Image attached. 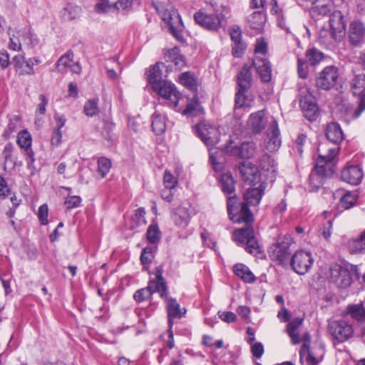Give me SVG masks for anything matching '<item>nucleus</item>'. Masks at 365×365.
<instances>
[{"mask_svg":"<svg viewBox=\"0 0 365 365\" xmlns=\"http://www.w3.org/2000/svg\"><path fill=\"white\" fill-rule=\"evenodd\" d=\"M319 158L314 169L309 175V183L313 188H318L323 184V180L328 175L325 165L330 163L338 154V148H327L326 145H321L317 150Z\"/></svg>","mask_w":365,"mask_h":365,"instance_id":"obj_1","label":"nucleus"},{"mask_svg":"<svg viewBox=\"0 0 365 365\" xmlns=\"http://www.w3.org/2000/svg\"><path fill=\"white\" fill-rule=\"evenodd\" d=\"M156 10L161 16L162 20L169 26L173 35L180 41L184 40L182 31L184 26L178 11L170 5H160Z\"/></svg>","mask_w":365,"mask_h":365,"instance_id":"obj_2","label":"nucleus"},{"mask_svg":"<svg viewBox=\"0 0 365 365\" xmlns=\"http://www.w3.org/2000/svg\"><path fill=\"white\" fill-rule=\"evenodd\" d=\"M167 292V285L165 279L163 277V268L156 267L155 279L148 282L145 288L137 290L133 295L135 300L138 302H143L150 298L152 294L158 292L161 297L165 296Z\"/></svg>","mask_w":365,"mask_h":365,"instance_id":"obj_3","label":"nucleus"},{"mask_svg":"<svg viewBox=\"0 0 365 365\" xmlns=\"http://www.w3.org/2000/svg\"><path fill=\"white\" fill-rule=\"evenodd\" d=\"M263 194L264 187L262 185L246 190L243 196L245 202L240 203V215L236 219L237 222H252L253 221L252 214L248 207L258 205Z\"/></svg>","mask_w":365,"mask_h":365,"instance_id":"obj_4","label":"nucleus"},{"mask_svg":"<svg viewBox=\"0 0 365 365\" xmlns=\"http://www.w3.org/2000/svg\"><path fill=\"white\" fill-rule=\"evenodd\" d=\"M327 331L331 339L338 343H344L354 336V325L344 319L329 320Z\"/></svg>","mask_w":365,"mask_h":365,"instance_id":"obj_5","label":"nucleus"},{"mask_svg":"<svg viewBox=\"0 0 365 365\" xmlns=\"http://www.w3.org/2000/svg\"><path fill=\"white\" fill-rule=\"evenodd\" d=\"M246 226L233 232V239L240 244L245 245V250L251 255H257L260 253V247L255 238L254 230L250 222H245Z\"/></svg>","mask_w":365,"mask_h":365,"instance_id":"obj_6","label":"nucleus"},{"mask_svg":"<svg viewBox=\"0 0 365 365\" xmlns=\"http://www.w3.org/2000/svg\"><path fill=\"white\" fill-rule=\"evenodd\" d=\"M153 90L163 98L168 101L169 106L176 108L181 98V93L171 82L163 81L156 83Z\"/></svg>","mask_w":365,"mask_h":365,"instance_id":"obj_7","label":"nucleus"},{"mask_svg":"<svg viewBox=\"0 0 365 365\" xmlns=\"http://www.w3.org/2000/svg\"><path fill=\"white\" fill-rule=\"evenodd\" d=\"M339 77V73L336 66H326L318 73L316 86L321 89L329 91L336 85Z\"/></svg>","mask_w":365,"mask_h":365,"instance_id":"obj_8","label":"nucleus"},{"mask_svg":"<svg viewBox=\"0 0 365 365\" xmlns=\"http://www.w3.org/2000/svg\"><path fill=\"white\" fill-rule=\"evenodd\" d=\"M329 279L337 287L345 289L352 282L351 272L348 268L334 264L329 269Z\"/></svg>","mask_w":365,"mask_h":365,"instance_id":"obj_9","label":"nucleus"},{"mask_svg":"<svg viewBox=\"0 0 365 365\" xmlns=\"http://www.w3.org/2000/svg\"><path fill=\"white\" fill-rule=\"evenodd\" d=\"M314 263L311 252L299 250L294 253L292 257L291 265L293 270L299 274L307 273Z\"/></svg>","mask_w":365,"mask_h":365,"instance_id":"obj_10","label":"nucleus"},{"mask_svg":"<svg viewBox=\"0 0 365 365\" xmlns=\"http://www.w3.org/2000/svg\"><path fill=\"white\" fill-rule=\"evenodd\" d=\"M343 316L349 317L360 329L361 337L365 341V307L363 303L350 304L343 312Z\"/></svg>","mask_w":365,"mask_h":365,"instance_id":"obj_11","label":"nucleus"},{"mask_svg":"<svg viewBox=\"0 0 365 365\" xmlns=\"http://www.w3.org/2000/svg\"><path fill=\"white\" fill-rule=\"evenodd\" d=\"M225 149L230 155L241 158H250L256 153V145L253 142H245L238 145L234 141L230 140Z\"/></svg>","mask_w":365,"mask_h":365,"instance_id":"obj_12","label":"nucleus"},{"mask_svg":"<svg viewBox=\"0 0 365 365\" xmlns=\"http://www.w3.org/2000/svg\"><path fill=\"white\" fill-rule=\"evenodd\" d=\"M197 135L207 147H212L220 140V133L216 127L206 122H201L195 126Z\"/></svg>","mask_w":365,"mask_h":365,"instance_id":"obj_13","label":"nucleus"},{"mask_svg":"<svg viewBox=\"0 0 365 365\" xmlns=\"http://www.w3.org/2000/svg\"><path fill=\"white\" fill-rule=\"evenodd\" d=\"M194 19L197 24L202 27L216 31L220 29L223 24L224 19L220 15L207 14L202 11H197L194 14Z\"/></svg>","mask_w":365,"mask_h":365,"instance_id":"obj_14","label":"nucleus"},{"mask_svg":"<svg viewBox=\"0 0 365 365\" xmlns=\"http://www.w3.org/2000/svg\"><path fill=\"white\" fill-rule=\"evenodd\" d=\"M329 26L332 31V38L336 41H342L345 36L346 21L341 11H333L329 17Z\"/></svg>","mask_w":365,"mask_h":365,"instance_id":"obj_15","label":"nucleus"},{"mask_svg":"<svg viewBox=\"0 0 365 365\" xmlns=\"http://www.w3.org/2000/svg\"><path fill=\"white\" fill-rule=\"evenodd\" d=\"M289 242L287 238L279 240L270 247L269 256L279 264L285 263L289 258Z\"/></svg>","mask_w":365,"mask_h":365,"instance_id":"obj_16","label":"nucleus"},{"mask_svg":"<svg viewBox=\"0 0 365 365\" xmlns=\"http://www.w3.org/2000/svg\"><path fill=\"white\" fill-rule=\"evenodd\" d=\"M365 110V95L359 100V104L357 108H353L349 104H342L339 108V113L336 114L339 118L342 119L346 123L360 116Z\"/></svg>","mask_w":365,"mask_h":365,"instance_id":"obj_17","label":"nucleus"},{"mask_svg":"<svg viewBox=\"0 0 365 365\" xmlns=\"http://www.w3.org/2000/svg\"><path fill=\"white\" fill-rule=\"evenodd\" d=\"M163 298L166 303L169 327L172 328L174 319H180L183 317L186 313V309H181L175 299L168 297V291Z\"/></svg>","mask_w":365,"mask_h":365,"instance_id":"obj_18","label":"nucleus"},{"mask_svg":"<svg viewBox=\"0 0 365 365\" xmlns=\"http://www.w3.org/2000/svg\"><path fill=\"white\" fill-rule=\"evenodd\" d=\"M72 52H67L63 55L56 63V69L59 73H63L71 71L79 74L81 72V66L79 63L74 62Z\"/></svg>","mask_w":365,"mask_h":365,"instance_id":"obj_19","label":"nucleus"},{"mask_svg":"<svg viewBox=\"0 0 365 365\" xmlns=\"http://www.w3.org/2000/svg\"><path fill=\"white\" fill-rule=\"evenodd\" d=\"M300 107L304 116L309 121H314L319 115V108L315 99L311 96H305L300 100Z\"/></svg>","mask_w":365,"mask_h":365,"instance_id":"obj_20","label":"nucleus"},{"mask_svg":"<svg viewBox=\"0 0 365 365\" xmlns=\"http://www.w3.org/2000/svg\"><path fill=\"white\" fill-rule=\"evenodd\" d=\"M348 37L354 46L359 45L365 38V26L360 21H353L350 23L348 30Z\"/></svg>","mask_w":365,"mask_h":365,"instance_id":"obj_21","label":"nucleus"},{"mask_svg":"<svg viewBox=\"0 0 365 365\" xmlns=\"http://www.w3.org/2000/svg\"><path fill=\"white\" fill-rule=\"evenodd\" d=\"M267 122L264 111L259 110L250 115L247 127L252 133L258 134L264 129Z\"/></svg>","mask_w":365,"mask_h":365,"instance_id":"obj_22","label":"nucleus"},{"mask_svg":"<svg viewBox=\"0 0 365 365\" xmlns=\"http://www.w3.org/2000/svg\"><path fill=\"white\" fill-rule=\"evenodd\" d=\"M268 140L266 142V148L270 152L277 150L281 145L280 133L277 121L272 119L268 128Z\"/></svg>","mask_w":365,"mask_h":365,"instance_id":"obj_23","label":"nucleus"},{"mask_svg":"<svg viewBox=\"0 0 365 365\" xmlns=\"http://www.w3.org/2000/svg\"><path fill=\"white\" fill-rule=\"evenodd\" d=\"M363 175L362 169L359 165L347 166L342 170L341 173L342 180L351 185L359 184Z\"/></svg>","mask_w":365,"mask_h":365,"instance_id":"obj_24","label":"nucleus"},{"mask_svg":"<svg viewBox=\"0 0 365 365\" xmlns=\"http://www.w3.org/2000/svg\"><path fill=\"white\" fill-rule=\"evenodd\" d=\"M252 66L263 82H269L271 80V66L266 58L255 56L252 60Z\"/></svg>","mask_w":365,"mask_h":365,"instance_id":"obj_25","label":"nucleus"},{"mask_svg":"<svg viewBox=\"0 0 365 365\" xmlns=\"http://www.w3.org/2000/svg\"><path fill=\"white\" fill-rule=\"evenodd\" d=\"M240 173L245 182L255 184L259 180L257 168L251 163H244L240 166Z\"/></svg>","mask_w":365,"mask_h":365,"instance_id":"obj_26","label":"nucleus"},{"mask_svg":"<svg viewBox=\"0 0 365 365\" xmlns=\"http://www.w3.org/2000/svg\"><path fill=\"white\" fill-rule=\"evenodd\" d=\"M326 135L327 139L335 145H337L341 142L344 138V134L341 128L340 125L336 122H331L327 125L326 129ZM334 147H336L339 149L336 145H334ZM332 148H334V146Z\"/></svg>","mask_w":365,"mask_h":365,"instance_id":"obj_27","label":"nucleus"},{"mask_svg":"<svg viewBox=\"0 0 365 365\" xmlns=\"http://www.w3.org/2000/svg\"><path fill=\"white\" fill-rule=\"evenodd\" d=\"M172 220L179 227H187L190 220L188 209L182 206L178 207L173 212Z\"/></svg>","mask_w":365,"mask_h":365,"instance_id":"obj_28","label":"nucleus"},{"mask_svg":"<svg viewBox=\"0 0 365 365\" xmlns=\"http://www.w3.org/2000/svg\"><path fill=\"white\" fill-rule=\"evenodd\" d=\"M13 63L15 71L19 75H32L34 68L28 63V60L22 55H16L13 58Z\"/></svg>","mask_w":365,"mask_h":365,"instance_id":"obj_29","label":"nucleus"},{"mask_svg":"<svg viewBox=\"0 0 365 365\" xmlns=\"http://www.w3.org/2000/svg\"><path fill=\"white\" fill-rule=\"evenodd\" d=\"M303 319L301 317H297L287 324V333L294 344H299L301 341L299 335V328L301 327Z\"/></svg>","mask_w":365,"mask_h":365,"instance_id":"obj_30","label":"nucleus"},{"mask_svg":"<svg viewBox=\"0 0 365 365\" xmlns=\"http://www.w3.org/2000/svg\"><path fill=\"white\" fill-rule=\"evenodd\" d=\"M252 73L250 66L245 65L237 75V86L242 91H248L251 87Z\"/></svg>","mask_w":365,"mask_h":365,"instance_id":"obj_31","label":"nucleus"},{"mask_svg":"<svg viewBox=\"0 0 365 365\" xmlns=\"http://www.w3.org/2000/svg\"><path fill=\"white\" fill-rule=\"evenodd\" d=\"M351 86L354 96L360 98L365 96V74L356 75L351 80Z\"/></svg>","mask_w":365,"mask_h":365,"instance_id":"obj_32","label":"nucleus"},{"mask_svg":"<svg viewBox=\"0 0 365 365\" xmlns=\"http://www.w3.org/2000/svg\"><path fill=\"white\" fill-rule=\"evenodd\" d=\"M163 65V63H158L150 67L146 72L147 79L152 84L153 88H155L156 83L163 81L161 80L162 72L160 68Z\"/></svg>","mask_w":365,"mask_h":365,"instance_id":"obj_33","label":"nucleus"},{"mask_svg":"<svg viewBox=\"0 0 365 365\" xmlns=\"http://www.w3.org/2000/svg\"><path fill=\"white\" fill-rule=\"evenodd\" d=\"M235 274L241 278L244 282L251 283L255 277L250 269L243 264H237L233 267Z\"/></svg>","mask_w":365,"mask_h":365,"instance_id":"obj_34","label":"nucleus"},{"mask_svg":"<svg viewBox=\"0 0 365 365\" xmlns=\"http://www.w3.org/2000/svg\"><path fill=\"white\" fill-rule=\"evenodd\" d=\"M334 195H341L340 205L344 209H349L354 205L356 202L358 195L354 192H344L338 190Z\"/></svg>","mask_w":365,"mask_h":365,"instance_id":"obj_35","label":"nucleus"},{"mask_svg":"<svg viewBox=\"0 0 365 365\" xmlns=\"http://www.w3.org/2000/svg\"><path fill=\"white\" fill-rule=\"evenodd\" d=\"M16 34L24 38V44L30 48L35 47L39 43L37 36L29 28L20 29Z\"/></svg>","mask_w":365,"mask_h":365,"instance_id":"obj_36","label":"nucleus"},{"mask_svg":"<svg viewBox=\"0 0 365 365\" xmlns=\"http://www.w3.org/2000/svg\"><path fill=\"white\" fill-rule=\"evenodd\" d=\"M81 9L79 6L68 4L61 11L62 18L66 21H71L80 16Z\"/></svg>","mask_w":365,"mask_h":365,"instance_id":"obj_37","label":"nucleus"},{"mask_svg":"<svg viewBox=\"0 0 365 365\" xmlns=\"http://www.w3.org/2000/svg\"><path fill=\"white\" fill-rule=\"evenodd\" d=\"M348 247L351 253H365V230L359 238L349 240Z\"/></svg>","mask_w":365,"mask_h":365,"instance_id":"obj_38","label":"nucleus"},{"mask_svg":"<svg viewBox=\"0 0 365 365\" xmlns=\"http://www.w3.org/2000/svg\"><path fill=\"white\" fill-rule=\"evenodd\" d=\"M227 212L230 217L232 221H236V219L240 215V203L237 204V197L235 195L227 198Z\"/></svg>","mask_w":365,"mask_h":365,"instance_id":"obj_39","label":"nucleus"},{"mask_svg":"<svg viewBox=\"0 0 365 365\" xmlns=\"http://www.w3.org/2000/svg\"><path fill=\"white\" fill-rule=\"evenodd\" d=\"M203 113V108L198 102L197 97L194 96L193 99L187 103L182 114L187 116H196Z\"/></svg>","mask_w":365,"mask_h":365,"instance_id":"obj_40","label":"nucleus"},{"mask_svg":"<svg viewBox=\"0 0 365 365\" xmlns=\"http://www.w3.org/2000/svg\"><path fill=\"white\" fill-rule=\"evenodd\" d=\"M16 143L24 151L31 149L32 137L27 130H21L18 133Z\"/></svg>","mask_w":365,"mask_h":365,"instance_id":"obj_41","label":"nucleus"},{"mask_svg":"<svg viewBox=\"0 0 365 365\" xmlns=\"http://www.w3.org/2000/svg\"><path fill=\"white\" fill-rule=\"evenodd\" d=\"M165 56L168 61L173 62L175 66L179 69L185 66V59L180 54V49L178 47H174L168 51Z\"/></svg>","mask_w":365,"mask_h":365,"instance_id":"obj_42","label":"nucleus"},{"mask_svg":"<svg viewBox=\"0 0 365 365\" xmlns=\"http://www.w3.org/2000/svg\"><path fill=\"white\" fill-rule=\"evenodd\" d=\"M222 190L225 193L231 194L235 192V180L230 173H224L220 180Z\"/></svg>","mask_w":365,"mask_h":365,"instance_id":"obj_43","label":"nucleus"},{"mask_svg":"<svg viewBox=\"0 0 365 365\" xmlns=\"http://www.w3.org/2000/svg\"><path fill=\"white\" fill-rule=\"evenodd\" d=\"M152 128L157 135L163 133L166 129L165 117L159 113H155L153 116Z\"/></svg>","mask_w":365,"mask_h":365,"instance_id":"obj_44","label":"nucleus"},{"mask_svg":"<svg viewBox=\"0 0 365 365\" xmlns=\"http://www.w3.org/2000/svg\"><path fill=\"white\" fill-rule=\"evenodd\" d=\"M304 58L309 65L316 66L323 59V53L316 48H309L306 51Z\"/></svg>","mask_w":365,"mask_h":365,"instance_id":"obj_45","label":"nucleus"},{"mask_svg":"<svg viewBox=\"0 0 365 365\" xmlns=\"http://www.w3.org/2000/svg\"><path fill=\"white\" fill-rule=\"evenodd\" d=\"M98 103V98H93L87 101L83 107L84 113L89 117H92L97 115L99 112Z\"/></svg>","mask_w":365,"mask_h":365,"instance_id":"obj_46","label":"nucleus"},{"mask_svg":"<svg viewBox=\"0 0 365 365\" xmlns=\"http://www.w3.org/2000/svg\"><path fill=\"white\" fill-rule=\"evenodd\" d=\"M147 239L149 242L155 244L158 242L161 237V233L156 224H151L147 230Z\"/></svg>","mask_w":365,"mask_h":365,"instance_id":"obj_47","label":"nucleus"},{"mask_svg":"<svg viewBox=\"0 0 365 365\" xmlns=\"http://www.w3.org/2000/svg\"><path fill=\"white\" fill-rule=\"evenodd\" d=\"M111 165L110 160L106 157H101L98 159V173L101 178H105L109 173Z\"/></svg>","mask_w":365,"mask_h":365,"instance_id":"obj_48","label":"nucleus"},{"mask_svg":"<svg viewBox=\"0 0 365 365\" xmlns=\"http://www.w3.org/2000/svg\"><path fill=\"white\" fill-rule=\"evenodd\" d=\"M14 147L11 143H7L3 150V154L4 155V170H6L7 169V165L11 164V167L14 168L15 166V161L13 158V151H14Z\"/></svg>","mask_w":365,"mask_h":365,"instance_id":"obj_49","label":"nucleus"},{"mask_svg":"<svg viewBox=\"0 0 365 365\" xmlns=\"http://www.w3.org/2000/svg\"><path fill=\"white\" fill-rule=\"evenodd\" d=\"M178 82L189 89H192L195 86V79L190 72H184L179 75Z\"/></svg>","mask_w":365,"mask_h":365,"instance_id":"obj_50","label":"nucleus"},{"mask_svg":"<svg viewBox=\"0 0 365 365\" xmlns=\"http://www.w3.org/2000/svg\"><path fill=\"white\" fill-rule=\"evenodd\" d=\"M319 39L321 43L327 46L341 41L334 40V38H332V31L331 30L329 31L327 29H322L320 31Z\"/></svg>","mask_w":365,"mask_h":365,"instance_id":"obj_51","label":"nucleus"},{"mask_svg":"<svg viewBox=\"0 0 365 365\" xmlns=\"http://www.w3.org/2000/svg\"><path fill=\"white\" fill-rule=\"evenodd\" d=\"M308 62L302 57L297 58V73L301 78L305 79L309 75Z\"/></svg>","mask_w":365,"mask_h":365,"instance_id":"obj_52","label":"nucleus"},{"mask_svg":"<svg viewBox=\"0 0 365 365\" xmlns=\"http://www.w3.org/2000/svg\"><path fill=\"white\" fill-rule=\"evenodd\" d=\"M299 354L301 358L307 355V361L309 364H317L319 361L312 355L309 351V345L304 343L300 349Z\"/></svg>","mask_w":365,"mask_h":365,"instance_id":"obj_53","label":"nucleus"},{"mask_svg":"<svg viewBox=\"0 0 365 365\" xmlns=\"http://www.w3.org/2000/svg\"><path fill=\"white\" fill-rule=\"evenodd\" d=\"M249 21L255 29L258 28L264 22V16L260 11H255L249 16Z\"/></svg>","mask_w":365,"mask_h":365,"instance_id":"obj_54","label":"nucleus"},{"mask_svg":"<svg viewBox=\"0 0 365 365\" xmlns=\"http://www.w3.org/2000/svg\"><path fill=\"white\" fill-rule=\"evenodd\" d=\"M247 91H242V88H238L237 92L235 96V106L238 108L249 107V103H247V97L245 93Z\"/></svg>","mask_w":365,"mask_h":365,"instance_id":"obj_55","label":"nucleus"},{"mask_svg":"<svg viewBox=\"0 0 365 365\" xmlns=\"http://www.w3.org/2000/svg\"><path fill=\"white\" fill-rule=\"evenodd\" d=\"M259 167L264 170H272L273 172L274 171V161L269 155H264L260 160Z\"/></svg>","mask_w":365,"mask_h":365,"instance_id":"obj_56","label":"nucleus"},{"mask_svg":"<svg viewBox=\"0 0 365 365\" xmlns=\"http://www.w3.org/2000/svg\"><path fill=\"white\" fill-rule=\"evenodd\" d=\"M163 184L166 188L174 189L178 184V180L170 171L165 170L163 177Z\"/></svg>","mask_w":365,"mask_h":365,"instance_id":"obj_57","label":"nucleus"},{"mask_svg":"<svg viewBox=\"0 0 365 365\" xmlns=\"http://www.w3.org/2000/svg\"><path fill=\"white\" fill-rule=\"evenodd\" d=\"M81 202V198L77 195L68 196L65 200V205L67 209L78 207Z\"/></svg>","mask_w":365,"mask_h":365,"instance_id":"obj_58","label":"nucleus"},{"mask_svg":"<svg viewBox=\"0 0 365 365\" xmlns=\"http://www.w3.org/2000/svg\"><path fill=\"white\" fill-rule=\"evenodd\" d=\"M20 36L17 34H13L10 36V43L9 48L16 51H20L22 48V45L20 40Z\"/></svg>","mask_w":365,"mask_h":365,"instance_id":"obj_59","label":"nucleus"},{"mask_svg":"<svg viewBox=\"0 0 365 365\" xmlns=\"http://www.w3.org/2000/svg\"><path fill=\"white\" fill-rule=\"evenodd\" d=\"M331 4L330 3L317 4L313 6L314 11L321 15L328 14L331 11Z\"/></svg>","mask_w":365,"mask_h":365,"instance_id":"obj_60","label":"nucleus"},{"mask_svg":"<svg viewBox=\"0 0 365 365\" xmlns=\"http://www.w3.org/2000/svg\"><path fill=\"white\" fill-rule=\"evenodd\" d=\"M24 155L26 161L28 169L33 170L34 168L35 157L34 152L33 151L32 148L25 150Z\"/></svg>","mask_w":365,"mask_h":365,"instance_id":"obj_61","label":"nucleus"},{"mask_svg":"<svg viewBox=\"0 0 365 365\" xmlns=\"http://www.w3.org/2000/svg\"><path fill=\"white\" fill-rule=\"evenodd\" d=\"M267 46L263 38H259L256 41L255 53L256 56L259 54L264 55L267 53Z\"/></svg>","mask_w":365,"mask_h":365,"instance_id":"obj_62","label":"nucleus"},{"mask_svg":"<svg viewBox=\"0 0 365 365\" xmlns=\"http://www.w3.org/2000/svg\"><path fill=\"white\" fill-rule=\"evenodd\" d=\"M48 206L46 205H42L39 207L38 210V220L42 225H46L48 223Z\"/></svg>","mask_w":365,"mask_h":365,"instance_id":"obj_63","label":"nucleus"},{"mask_svg":"<svg viewBox=\"0 0 365 365\" xmlns=\"http://www.w3.org/2000/svg\"><path fill=\"white\" fill-rule=\"evenodd\" d=\"M219 318L227 323H232L236 321L237 316L232 312H219Z\"/></svg>","mask_w":365,"mask_h":365,"instance_id":"obj_64","label":"nucleus"}]
</instances>
